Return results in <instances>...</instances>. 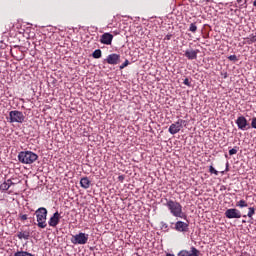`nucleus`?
I'll return each mask as SVG.
<instances>
[{
    "mask_svg": "<svg viewBox=\"0 0 256 256\" xmlns=\"http://www.w3.org/2000/svg\"><path fill=\"white\" fill-rule=\"evenodd\" d=\"M251 127H252L253 129H256V117L252 119Z\"/></svg>",
    "mask_w": 256,
    "mask_h": 256,
    "instance_id": "obj_28",
    "label": "nucleus"
},
{
    "mask_svg": "<svg viewBox=\"0 0 256 256\" xmlns=\"http://www.w3.org/2000/svg\"><path fill=\"white\" fill-rule=\"evenodd\" d=\"M39 159V155L33 151H21L18 153V161L23 165H33Z\"/></svg>",
    "mask_w": 256,
    "mask_h": 256,
    "instance_id": "obj_2",
    "label": "nucleus"
},
{
    "mask_svg": "<svg viewBox=\"0 0 256 256\" xmlns=\"http://www.w3.org/2000/svg\"><path fill=\"white\" fill-rule=\"evenodd\" d=\"M184 85H187V87H191V82H189V78H186L184 80Z\"/></svg>",
    "mask_w": 256,
    "mask_h": 256,
    "instance_id": "obj_30",
    "label": "nucleus"
},
{
    "mask_svg": "<svg viewBox=\"0 0 256 256\" xmlns=\"http://www.w3.org/2000/svg\"><path fill=\"white\" fill-rule=\"evenodd\" d=\"M171 37H173V35L168 34V35L165 36L164 40L165 41H171Z\"/></svg>",
    "mask_w": 256,
    "mask_h": 256,
    "instance_id": "obj_31",
    "label": "nucleus"
},
{
    "mask_svg": "<svg viewBox=\"0 0 256 256\" xmlns=\"http://www.w3.org/2000/svg\"><path fill=\"white\" fill-rule=\"evenodd\" d=\"M112 41L113 35L110 33H104L100 39V42L103 43V45H111Z\"/></svg>",
    "mask_w": 256,
    "mask_h": 256,
    "instance_id": "obj_13",
    "label": "nucleus"
},
{
    "mask_svg": "<svg viewBox=\"0 0 256 256\" xmlns=\"http://www.w3.org/2000/svg\"><path fill=\"white\" fill-rule=\"evenodd\" d=\"M129 65V60H125V62L120 66V69H125Z\"/></svg>",
    "mask_w": 256,
    "mask_h": 256,
    "instance_id": "obj_26",
    "label": "nucleus"
},
{
    "mask_svg": "<svg viewBox=\"0 0 256 256\" xmlns=\"http://www.w3.org/2000/svg\"><path fill=\"white\" fill-rule=\"evenodd\" d=\"M189 31H191V33H196L197 32V25L195 23H191Z\"/></svg>",
    "mask_w": 256,
    "mask_h": 256,
    "instance_id": "obj_22",
    "label": "nucleus"
},
{
    "mask_svg": "<svg viewBox=\"0 0 256 256\" xmlns=\"http://www.w3.org/2000/svg\"><path fill=\"white\" fill-rule=\"evenodd\" d=\"M60 219H61V214H59V212H55L53 216L50 218V220L48 221L49 226L50 227L58 226Z\"/></svg>",
    "mask_w": 256,
    "mask_h": 256,
    "instance_id": "obj_10",
    "label": "nucleus"
},
{
    "mask_svg": "<svg viewBox=\"0 0 256 256\" xmlns=\"http://www.w3.org/2000/svg\"><path fill=\"white\" fill-rule=\"evenodd\" d=\"M236 207H240V209H243V207H249V204L245 200H239L236 203Z\"/></svg>",
    "mask_w": 256,
    "mask_h": 256,
    "instance_id": "obj_18",
    "label": "nucleus"
},
{
    "mask_svg": "<svg viewBox=\"0 0 256 256\" xmlns=\"http://www.w3.org/2000/svg\"><path fill=\"white\" fill-rule=\"evenodd\" d=\"M10 123H23L25 121V115H23V112L12 110L9 112Z\"/></svg>",
    "mask_w": 256,
    "mask_h": 256,
    "instance_id": "obj_5",
    "label": "nucleus"
},
{
    "mask_svg": "<svg viewBox=\"0 0 256 256\" xmlns=\"http://www.w3.org/2000/svg\"><path fill=\"white\" fill-rule=\"evenodd\" d=\"M47 208L40 207L35 211L37 226L40 229H45L47 227Z\"/></svg>",
    "mask_w": 256,
    "mask_h": 256,
    "instance_id": "obj_3",
    "label": "nucleus"
},
{
    "mask_svg": "<svg viewBox=\"0 0 256 256\" xmlns=\"http://www.w3.org/2000/svg\"><path fill=\"white\" fill-rule=\"evenodd\" d=\"M119 179H123V176H119Z\"/></svg>",
    "mask_w": 256,
    "mask_h": 256,
    "instance_id": "obj_37",
    "label": "nucleus"
},
{
    "mask_svg": "<svg viewBox=\"0 0 256 256\" xmlns=\"http://www.w3.org/2000/svg\"><path fill=\"white\" fill-rule=\"evenodd\" d=\"M229 155H237V148H232L229 150Z\"/></svg>",
    "mask_w": 256,
    "mask_h": 256,
    "instance_id": "obj_24",
    "label": "nucleus"
},
{
    "mask_svg": "<svg viewBox=\"0 0 256 256\" xmlns=\"http://www.w3.org/2000/svg\"><path fill=\"white\" fill-rule=\"evenodd\" d=\"M175 229L176 231H179L180 233H183L185 231H188L189 229V224L183 222V221H178L175 224Z\"/></svg>",
    "mask_w": 256,
    "mask_h": 256,
    "instance_id": "obj_12",
    "label": "nucleus"
},
{
    "mask_svg": "<svg viewBox=\"0 0 256 256\" xmlns=\"http://www.w3.org/2000/svg\"><path fill=\"white\" fill-rule=\"evenodd\" d=\"M166 207L169 209L173 217H179L180 219H187V214L183 212V206L181 203L173 200H168Z\"/></svg>",
    "mask_w": 256,
    "mask_h": 256,
    "instance_id": "obj_1",
    "label": "nucleus"
},
{
    "mask_svg": "<svg viewBox=\"0 0 256 256\" xmlns=\"http://www.w3.org/2000/svg\"><path fill=\"white\" fill-rule=\"evenodd\" d=\"M225 217L227 219H241V211L236 208H230L226 210Z\"/></svg>",
    "mask_w": 256,
    "mask_h": 256,
    "instance_id": "obj_7",
    "label": "nucleus"
},
{
    "mask_svg": "<svg viewBox=\"0 0 256 256\" xmlns=\"http://www.w3.org/2000/svg\"><path fill=\"white\" fill-rule=\"evenodd\" d=\"M166 256H175L174 254L168 253Z\"/></svg>",
    "mask_w": 256,
    "mask_h": 256,
    "instance_id": "obj_34",
    "label": "nucleus"
},
{
    "mask_svg": "<svg viewBox=\"0 0 256 256\" xmlns=\"http://www.w3.org/2000/svg\"><path fill=\"white\" fill-rule=\"evenodd\" d=\"M225 173V171H222L221 174L223 175Z\"/></svg>",
    "mask_w": 256,
    "mask_h": 256,
    "instance_id": "obj_38",
    "label": "nucleus"
},
{
    "mask_svg": "<svg viewBox=\"0 0 256 256\" xmlns=\"http://www.w3.org/2000/svg\"><path fill=\"white\" fill-rule=\"evenodd\" d=\"M243 217H247V215H244Z\"/></svg>",
    "mask_w": 256,
    "mask_h": 256,
    "instance_id": "obj_39",
    "label": "nucleus"
},
{
    "mask_svg": "<svg viewBox=\"0 0 256 256\" xmlns=\"http://www.w3.org/2000/svg\"><path fill=\"white\" fill-rule=\"evenodd\" d=\"M119 179H123V176H119Z\"/></svg>",
    "mask_w": 256,
    "mask_h": 256,
    "instance_id": "obj_36",
    "label": "nucleus"
},
{
    "mask_svg": "<svg viewBox=\"0 0 256 256\" xmlns=\"http://www.w3.org/2000/svg\"><path fill=\"white\" fill-rule=\"evenodd\" d=\"M253 215H255V208L250 207L249 211H248V214H247V217H249L250 219H253Z\"/></svg>",
    "mask_w": 256,
    "mask_h": 256,
    "instance_id": "obj_21",
    "label": "nucleus"
},
{
    "mask_svg": "<svg viewBox=\"0 0 256 256\" xmlns=\"http://www.w3.org/2000/svg\"><path fill=\"white\" fill-rule=\"evenodd\" d=\"M225 171H226V172L229 171V164L226 165Z\"/></svg>",
    "mask_w": 256,
    "mask_h": 256,
    "instance_id": "obj_33",
    "label": "nucleus"
},
{
    "mask_svg": "<svg viewBox=\"0 0 256 256\" xmlns=\"http://www.w3.org/2000/svg\"><path fill=\"white\" fill-rule=\"evenodd\" d=\"M238 3H241V7H247V0H239Z\"/></svg>",
    "mask_w": 256,
    "mask_h": 256,
    "instance_id": "obj_25",
    "label": "nucleus"
},
{
    "mask_svg": "<svg viewBox=\"0 0 256 256\" xmlns=\"http://www.w3.org/2000/svg\"><path fill=\"white\" fill-rule=\"evenodd\" d=\"M80 185L83 189H89V187H91V181L89 178L84 177L80 180Z\"/></svg>",
    "mask_w": 256,
    "mask_h": 256,
    "instance_id": "obj_16",
    "label": "nucleus"
},
{
    "mask_svg": "<svg viewBox=\"0 0 256 256\" xmlns=\"http://www.w3.org/2000/svg\"><path fill=\"white\" fill-rule=\"evenodd\" d=\"M199 54V50H186L185 51V57L189 59L190 61H193V59H197V55Z\"/></svg>",
    "mask_w": 256,
    "mask_h": 256,
    "instance_id": "obj_15",
    "label": "nucleus"
},
{
    "mask_svg": "<svg viewBox=\"0 0 256 256\" xmlns=\"http://www.w3.org/2000/svg\"><path fill=\"white\" fill-rule=\"evenodd\" d=\"M228 59L229 61H237V55H230Z\"/></svg>",
    "mask_w": 256,
    "mask_h": 256,
    "instance_id": "obj_27",
    "label": "nucleus"
},
{
    "mask_svg": "<svg viewBox=\"0 0 256 256\" xmlns=\"http://www.w3.org/2000/svg\"><path fill=\"white\" fill-rule=\"evenodd\" d=\"M18 239H25V241L29 240V237H31V230H22L17 233Z\"/></svg>",
    "mask_w": 256,
    "mask_h": 256,
    "instance_id": "obj_14",
    "label": "nucleus"
},
{
    "mask_svg": "<svg viewBox=\"0 0 256 256\" xmlns=\"http://www.w3.org/2000/svg\"><path fill=\"white\" fill-rule=\"evenodd\" d=\"M183 123L185 120L179 119L177 122L172 123L168 129L170 135H177L181 129H183Z\"/></svg>",
    "mask_w": 256,
    "mask_h": 256,
    "instance_id": "obj_6",
    "label": "nucleus"
},
{
    "mask_svg": "<svg viewBox=\"0 0 256 256\" xmlns=\"http://www.w3.org/2000/svg\"><path fill=\"white\" fill-rule=\"evenodd\" d=\"M92 57H93V59H101V57H102L101 49H96V50L92 53Z\"/></svg>",
    "mask_w": 256,
    "mask_h": 256,
    "instance_id": "obj_17",
    "label": "nucleus"
},
{
    "mask_svg": "<svg viewBox=\"0 0 256 256\" xmlns=\"http://www.w3.org/2000/svg\"><path fill=\"white\" fill-rule=\"evenodd\" d=\"M178 256H199V250L195 247H191L190 251L181 250L178 253Z\"/></svg>",
    "mask_w": 256,
    "mask_h": 256,
    "instance_id": "obj_9",
    "label": "nucleus"
},
{
    "mask_svg": "<svg viewBox=\"0 0 256 256\" xmlns=\"http://www.w3.org/2000/svg\"><path fill=\"white\" fill-rule=\"evenodd\" d=\"M253 6H254V7H256V0H254V2H253Z\"/></svg>",
    "mask_w": 256,
    "mask_h": 256,
    "instance_id": "obj_35",
    "label": "nucleus"
},
{
    "mask_svg": "<svg viewBox=\"0 0 256 256\" xmlns=\"http://www.w3.org/2000/svg\"><path fill=\"white\" fill-rule=\"evenodd\" d=\"M0 191H9V184L6 181L0 185Z\"/></svg>",
    "mask_w": 256,
    "mask_h": 256,
    "instance_id": "obj_20",
    "label": "nucleus"
},
{
    "mask_svg": "<svg viewBox=\"0 0 256 256\" xmlns=\"http://www.w3.org/2000/svg\"><path fill=\"white\" fill-rule=\"evenodd\" d=\"M119 59H121V56H119V54H110L106 58V62L109 65H118L119 64Z\"/></svg>",
    "mask_w": 256,
    "mask_h": 256,
    "instance_id": "obj_11",
    "label": "nucleus"
},
{
    "mask_svg": "<svg viewBox=\"0 0 256 256\" xmlns=\"http://www.w3.org/2000/svg\"><path fill=\"white\" fill-rule=\"evenodd\" d=\"M6 184L8 185L9 188L11 187V185H15V183H13L11 179L6 180Z\"/></svg>",
    "mask_w": 256,
    "mask_h": 256,
    "instance_id": "obj_29",
    "label": "nucleus"
},
{
    "mask_svg": "<svg viewBox=\"0 0 256 256\" xmlns=\"http://www.w3.org/2000/svg\"><path fill=\"white\" fill-rule=\"evenodd\" d=\"M236 125L238 129H240L241 131H245L247 129V125L249 124L247 123V118H245L244 116H239L236 120Z\"/></svg>",
    "mask_w": 256,
    "mask_h": 256,
    "instance_id": "obj_8",
    "label": "nucleus"
},
{
    "mask_svg": "<svg viewBox=\"0 0 256 256\" xmlns=\"http://www.w3.org/2000/svg\"><path fill=\"white\" fill-rule=\"evenodd\" d=\"M20 218H21L22 221H27V215L26 214H23Z\"/></svg>",
    "mask_w": 256,
    "mask_h": 256,
    "instance_id": "obj_32",
    "label": "nucleus"
},
{
    "mask_svg": "<svg viewBox=\"0 0 256 256\" xmlns=\"http://www.w3.org/2000/svg\"><path fill=\"white\" fill-rule=\"evenodd\" d=\"M246 43H248V45L256 43V35H250L248 38H246Z\"/></svg>",
    "mask_w": 256,
    "mask_h": 256,
    "instance_id": "obj_19",
    "label": "nucleus"
},
{
    "mask_svg": "<svg viewBox=\"0 0 256 256\" xmlns=\"http://www.w3.org/2000/svg\"><path fill=\"white\" fill-rule=\"evenodd\" d=\"M209 173L212 175H219V171H217L213 166L209 167Z\"/></svg>",
    "mask_w": 256,
    "mask_h": 256,
    "instance_id": "obj_23",
    "label": "nucleus"
},
{
    "mask_svg": "<svg viewBox=\"0 0 256 256\" xmlns=\"http://www.w3.org/2000/svg\"><path fill=\"white\" fill-rule=\"evenodd\" d=\"M87 241H89V234L83 232L73 235L71 238V243L73 245H86Z\"/></svg>",
    "mask_w": 256,
    "mask_h": 256,
    "instance_id": "obj_4",
    "label": "nucleus"
}]
</instances>
